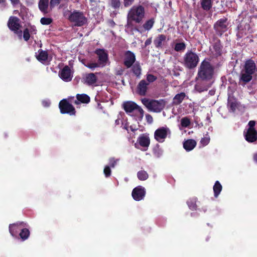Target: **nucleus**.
Returning a JSON list of instances; mask_svg holds the SVG:
<instances>
[{"label": "nucleus", "instance_id": "1", "mask_svg": "<svg viewBox=\"0 0 257 257\" xmlns=\"http://www.w3.org/2000/svg\"><path fill=\"white\" fill-rule=\"evenodd\" d=\"M145 10L143 6L141 5L133 6L128 11L127 16V24L126 30L130 31L133 34V31H139L134 25L133 23H141L145 17Z\"/></svg>", "mask_w": 257, "mask_h": 257}, {"label": "nucleus", "instance_id": "2", "mask_svg": "<svg viewBox=\"0 0 257 257\" xmlns=\"http://www.w3.org/2000/svg\"><path fill=\"white\" fill-rule=\"evenodd\" d=\"M122 106L125 112L129 115L134 116L138 122L142 120L144 111L135 102L131 101H126L123 102Z\"/></svg>", "mask_w": 257, "mask_h": 257}, {"label": "nucleus", "instance_id": "3", "mask_svg": "<svg viewBox=\"0 0 257 257\" xmlns=\"http://www.w3.org/2000/svg\"><path fill=\"white\" fill-rule=\"evenodd\" d=\"M256 66L255 63L251 60L246 61L244 69L242 70L240 74V81L244 82V84L250 81L253 74L256 71Z\"/></svg>", "mask_w": 257, "mask_h": 257}, {"label": "nucleus", "instance_id": "4", "mask_svg": "<svg viewBox=\"0 0 257 257\" xmlns=\"http://www.w3.org/2000/svg\"><path fill=\"white\" fill-rule=\"evenodd\" d=\"M214 68L208 60H204L199 67L198 76L203 80H210L212 78Z\"/></svg>", "mask_w": 257, "mask_h": 257}, {"label": "nucleus", "instance_id": "5", "mask_svg": "<svg viewBox=\"0 0 257 257\" xmlns=\"http://www.w3.org/2000/svg\"><path fill=\"white\" fill-rule=\"evenodd\" d=\"M199 61L198 55L192 51H188L183 57V65L187 68L193 69L195 68Z\"/></svg>", "mask_w": 257, "mask_h": 257}, {"label": "nucleus", "instance_id": "6", "mask_svg": "<svg viewBox=\"0 0 257 257\" xmlns=\"http://www.w3.org/2000/svg\"><path fill=\"white\" fill-rule=\"evenodd\" d=\"M142 102L149 110L156 112H160L165 106L163 100H151L145 98L142 99Z\"/></svg>", "mask_w": 257, "mask_h": 257}, {"label": "nucleus", "instance_id": "7", "mask_svg": "<svg viewBox=\"0 0 257 257\" xmlns=\"http://www.w3.org/2000/svg\"><path fill=\"white\" fill-rule=\"evenodd\" d=\"M68 19L76 26H83L87 21L83 13L78 11H74L70 15Z\"/></svg>", "mask_w": 257, "mask_h": 257}, {"label": "nucleus", "instance_id": "8", "mask_svg": "<svg viewBox=\"0 0 257 257\" xmlns=\"http://www.w3.org/2000/svg\"><path fill=\"white\" fill-rule=\"evenodd\" d=\"M255 122L254 120L249 121L246 132H244L245 140L248 142H253L257 139V132L254 128Z\"/></svg>", "mask_w": 257, "mask_h": 257}, {"label": "nucleus", "instance_id": "9", "mask_svg": "<svg viewBox=\"0 0 257 257\" xmlns=\"http://www.w3.org/2000/svg\"><path fill=\"white\" fill-rule=\"evenodd\" d=\"M9 28L15 33L17 34L20 38L22 37V31L20 30L21 25L20 20L15 17H11L8 21Z\"/></svg>", "mask_w": 257, "mask_h": 257}, {"label": "nucleus", "instance_id": "10", "mask_svg": "<svg viewBox=\"0 0 257 257\" xmlns=\"http://www.w3.org/2000/svg\"><path fill=\"white\" fill-rule=\"evenodd\" d=\"M171 134L170 129L167 126H163L158 128L155 132V139L159 142H163L168 135Z\"/></svg>", "mask_w": 257, "mask_h": 257}, {"label": "nucleus", "instance_id": "11", "mask_svg": "<svg viewBox=\"0 0 257 257\" xmlns=\"http://www.w3.org/2000/svg\"><path fill=\"white\" fill-rule=\"evenodd\" d=\"M59 108L62 113H69L74 114L75 113V109L74 107L65 100H61L59 103Z\"/></svg>", "mask_w": 257, "mask_h": 257}, {"label": "nucleus", "instance_id": "12", "mask_svg": "<svg viewBox=\"0 0 257 257\" xmlns=\"http://www.w3.org/2000/svg\"><path fill=\"white\" fill-rule=\"evenodd\" d=\"M95 54L98 56V63L101 67H103L106 65L108 61V54L103 49H97L95 51Z\"/></svg>", "mask_w": 257, "mask_h": 257}, {"label": "nucleus", "instance_id": "13", "mask_svg": "<svg viewBox=\"0 0 257 257\" xmlns=\"http://www.w3.org/2000/svg\"><path fill=\"white\" fill-rule=\"evenodd\" d=\"M226 18L220 19L214 24V28L215 30L222 35V33L225 32L227 29L228 23Z\"/></svg>", "mask_w": 257, "mask_h": 257}, {"label": "nucleus", "instance_id": "14", "mask_svg": "<svg viewBox=\"0 0 257 257\" xmlns=\"http://www.w3.org/2000/svg\"><path fill=\"white\" fill-rule=\"evenodd\" d=\"M145 188L138 186L135 188L132 192V196L136 201H140L144 198L145 195Z\"/></svg>", "mask_w": 257, "mask_h": 257}, {"label": "nucleus", "instance_id": "15", "mask_svg": "<svg viewBox=\"0 0 257 257\" xmlns=\"http://www.w3.org/2000/svg\"><path fill=\"white\" fill-rule=\"evenodd\" d=\"M59 75L60 78L66 82L71 81L72 78L71 70L70 68L67 66H65L61 70Z\"/></svg>", "mask_w": 257, "mask_h": 257}, {"label": "nucleus", "instance_id": "16", "mask_svg": "<svg viewBox=\"0 0 257 257\" xmlns=\"http://www.w3.org/2000/svg\"><path fill=\"white\" fill-rule=\"evenodd\" d=\"M135 60V55L133 52L130 51L125 52L124 59V64L125 66H126L127 68H130L132 66Z\"/></svg>", "mask_w": 257, "mask_h": 257}, {"label": "nucleus", "instance_id": "17", "mask_svg": "<svg viewBox=\"0 0 257 257\" xmlns=\"http://www.w3.org/2000/svg\"><path fill=\"white\" fill-rule=\"evenodd\" d=\"M149 83H147L146 80H142L138 85L137 91L138 93L142 96L146 95Z\"/></svg>", "mask_w": 257, "mask_h": 257}, {"label": "nucleus", "instance_id": "18", "mask_svg": "<svg viewBox=\"0 0 257 257\" xmlns=\"http://www.w3.org/2000/svg\"><path fill=\"white\" fill-rule=\"evenodd\" d=\"M97 77L94 73H89L86 75L85 82L88 85L96 86L97 85Z\"/></svg>", "mask_w": 257, "mask_h": 257}, {"label": "nucleus", "instance_id": "19", "mask_svg": "<svg viewBox=\"0 0 257 257\" xmlns=\"http://www.w3.org/2000/svg\"><path fill=\"white\" fill-rule=\"evenodd\" d=\"M38 6L39 10L43 14H46L49 12V0H40Z\"/></svg>", "mask_w": 257, "mask_h": 257}, {"label": "nucleus", "instance_id": "20", "mask_svg": "<svg viewBox=\"0 0 257 257\" xmlns=\"http://www.w3.org/2000/svg\"><path fill=\"white\" fill-rule=\"evenodd\" d=\"M139 144L144 147H148L150 145V139L148 136L142 135L138 138Z\"/></svg>", "mask_w": 257, "mask_h": 257}, {"label": "nucleus", "instance_id": "21", "mask_svg": "<svg viewBox=\"0 0 257 257\" xmlns=\"http://www.w3.org/2000/svg\"><path fill=\"white\" fill-rule=\"evenodd\" d=\"M166 39V37L164 35H159L155 40L154 44L157 48L162 47L164 45Z\"/></svg>", "mask_w": 257, "mask_h": 257}, {"label": "nucleus", "instance_id": "22", "mask_svg": "<svg viewBox=\"0 0 257 257\" xmlns=\"http://www.w3.org/2000/svg\"><path fill=\"white\" fill-rule=\"evenodd\" d=\"M196 145V142L192 139L188 140L184 142L183 144L184 148L187 151L193 150Z\"/></svg>", "mask_w": 257, "mask_h": 257}, {"label": "nucleus", "instance_id": "23", "mask_svg": "<svg viewBox=\"0 0 257 257\" xmlns=\"http://www.w3.org/2000/svg\"><path fill=\"white\" fill-rule=\"evenodd\" d=\"M77 100H75V103L76 104H78V101H80L82 103H88L90 101L89 97L85 94H77L76 96Z\"/></svg>", "mask_w": 257, "mask_h": 257}, {"label": "nucleus", "instance_id": "24", "mask_svg": "<svg viewBox=\"0 0 257 257\" xmlns=\"http://www.w3.org/2000/svg\"><path fill=\"white\" fill-rule=\"evenodd\" d=\"M37 58L43 63H46L48 59L47 52L42 50L38 51V54L37 55Z\"/></svg>", "mask_w": 257, "mask_h": 257}, {"label": "nucleus", "instance_id": "25", "mask_svg": "<svg viewBox=\"0 0 257 257\" xmlns=\"http://www.w3.org/2000/svg\"><path fill=\"white\" fill-rule=\"evenodd\" d=\"M228 107L229 109L234 111L237 107V103L235 99L232 96H229L228 99Z\"/></svg>", "mask_w": 257, "mask_h": 257}, {"label": "nucleus", "instance_id": "26", "mask_svg": "<svg viewBox=\"0 0 257 257\" xmlns=\"http://www.w3.org/2000/svg\"><path fill=\"white\" fill-rule=\"evenodd\" d=\"M210 84L206 85L204 82L200 83H198L195 85V89L197 91L201 92L204 91H206L208 88L210 87Z\"/></svg>", "mask_w": 257, "mask_h": 257}, {"label": "nucleus", "instance_id": "27", "mask_svg": "<svg viewBox=\"0 0 257 257\" xmlns=\"http://www.w3.org/2000/svg\"><path fill=\"white\" fill-rule=\"evenodd\" d=\"M200 3L202 8L204 11H208L212 8V0H201Z\"/></svg>", "mask_w": 257, "mask_h": 257}, {"label": "nucleus", "instance_id": "28", "mask_svg": "<svg viewBox=\"0 0 257 257\" xmlns=\"http://www.w3.org/2000/svg\"><path fill=\"white\" fill-rule=\"evenodd\" d=\"M185 97V94L184 92L176 94L173 98V103L175 105L179 104L182 102Z\"/></svg>", "mask_w": 257, "mask_h": 257}, {"label": "nucleus", "instance_id": "29", "mask_svg": "<svg viewBox=\"0 0 257 257\" xmlns=\"http://www.w3.org/2000/svg\"><path fill=\"white\" fill-rule=\"evenodd\" d=\"M222 190V186L219 182V181H216L214 186H213V191L214 193V196L217 197L219 194L220 192Z\"/></svg>", "mask_w": 257, "mask_h": 257}, {"label": "nucleus", "instance_id": "30", "mask_svg": "<svg viewBox=\"0 0 257 257\" xmlns=\"http://www.w3.org/2000/svg\"><path fill=\"white\" fill-rule=\"evenodd\" d=\"M181 126L182 127H187L191 124L190 119L188 117H184L181 118Z\"/></svg>", "mask_w": 257, "mask_h": 257}, {"label": "nucleus", "instance_id": "31", "mask_svg": "<svg viewBox=\"0 0 257 257\" xmlns=\"http://www.w3.org/2000/svg\"><path fill=\"white\" fill-rule=\"evenodd\" d=\"M154 24V20L150 19L145 23V24L143 25V27L146 30H150L153 27Z\"/></svg>", "mask_w": 257, "mask_h": 257}, {"label": "nucleus", "instance_id": "32", "mask_svg": "<svg viewBox=\"0 0 257 257\" xmlns=\"http://www.w3.org/2000/svg\"><path fill=\"white\" fill-rule=\"evenodd\" d=\"M185 48L186 45L183 42L176 43L174 47L175 50L177 52L183 51Z\"/></svg>", "mask_w": 257, "mask_h": 257}, {"label": "nucleus", "instance_id": "33", "mask_svg": "<svg viewBox=\"0 0 257 257\" xmlns=\"http://www.w3.org/2000/svg\"><path fill=\"white\" fill-rule=\"evenodd\" d=\"M139 179L140 180H146L148 178V173L145 171H140L137 174Z\"/></svg>", "mask_w": 257, "mask_h": 257}, {"label": "nucleus", "instance_id": "34", "mask_svg": "<svg viewBox=\"0 0 257 257\" xmlns=\"http://www.w3.org/2000/svg\"><path fill=\"white\" fill-rule=\"evenodd\" d=\"M85 66L90 68L91 70H94L96 68L101 67L100 65L97 62H89L85 64Z\"/></svg>", "mask_w": 257, "mask_h": 257}, {"label": "nucleus", "instance_id": "35", "mask_svg": "<svg viewBox=\"0 0 257 257\" xmlns=\"http://www.w3.org/2000/svg\"><path fill=\"white\" fill-rule=\"evenodd\" d=\"M110 6L114 9H118L121 5L120 0H110Z\"/></svg>", "mask_w": 257, "mask_h": 257}, {"label": "nucleus", "instance_id": "36", "mask_svg": "<svg viewBox=\"0 0 257 257\" xmlns=\"http://www.w3.org/2000/svg\"><path fill=\"white\" fill-rule=\"evenodd\" d=\"M18 224H10L9 226V231L12 236H15L17 233Z\"/></svg>", "mask_w": 257, "mask_h": 257}, {"label": "nucleus", "instance_id": "37", "mask_svg": "<svg viewBox=\"0 0 257 257\" xmlns=\"http://www.w3.org/2000/svg\"><path fill=\"white\" fill-rule=\"evenodd\" d=\"M30 232L28 229L25 228L22 230L20 233L21 237L23 239L25 240L29 237Z\"/></svg>", "mask_w": 257, "mask_h": 257}, {"label": "nucleus", "instance_id": "38", "mask_svg": "<svg viewBox=\"0 0 257 257\" xmlns=\"http://www.w3.org/2000/svg\"><path fill=\"white\" fill-rule=\"evenodd\" d=\"M133 72L137 76H139L141 74V69L139 65H135L133 67Z\"/></svg>", "mask_w": 257, "mask_h": 257}, {"label": "nucleus", "instance_id": "39", "mask_svg": "<svg viewBox=\"0 0 257 257\" xmlns=\"http://www.w3.org/2000/svg\"><path fill=\"white\" fill-rule=\"evenodd\" d=\"M196 198H192L190 199V200L188 201L187 203L189 207L191 209H195L196 208Z\"/></svg>", "mask_w": 257, "mask_h": 257}, {"label": "nucleus", "instance_id": "40", "mask_svg": "<svg viewBox=\"0 0 257 257\" xmlns=\"http://www.w3.org/2000/svg\"><path fill=\"white\" fill-rule=\"evenodd\" d=\"M146 79L148 83H152L157 79V77L151 74H148L146 76Z\"/></svg>", "mask_w": 257, "mask_h": 257}, {"label": "nucleus", "instance_id": "41", "mask_svg": "<svg viewBox=\"0 0 257 257\" xmlns=\"http://www.w3.org/2000/svg\"><path fill=\"white\" fill-rule=\"evenodd\" d=\"M40 22L42 25H49L52 23V21L51 18H41Z\"/></svg>", "mask_w": 257, "mask_h": 257}, {"label": "nucleus", "instance_id": "42", "mask_svg": "<svg viewBox=\"0 0 257 257\" xmlns=\"http://www.w3.org/2000/svg\"><path fill=\"white\" fill-rule=\"evenodd\" d=\"M210 141V138L208 137L203 138L200 141V144L202 146L204 147L206 146Z\"/></svg>", "mask_w": 257, "mask_h": 257}, {"label": "nucleus", "instance_id": "43", "mask_svg": "<svg viewBox=\"0 0 257 257\" xmlns=\"http://www.w3.org/2000/svg\"><path fill=\"white\" fill-rule=\"evenodd\" d=\"M24 39L25 41H28L30 38V34H29V31L28 29H26L24 31V35H23Z\"/></svg>", "mask_w": 257, "mask_h": 257}, {"label": "nucleus", "instance_id": "44", "mask_svg": "<svg viewBox=\"0 0 257 257\" xmlns=\"http://www.w3.org/2000/svg\"><path fill=\"white\" fill-rule=\"evenodd\" d=\"M61 0H51L50 5L51 8H54L56 6L60 4Z\"/></svg>", "mask_w": 257, "mask_h": 257}, {"label": "nucleus", "instance_id": "45", "mask_svg": "<svg viewBox=\"0 0 257 257\" xmlns=\"http://www.w3.org/2000/svg\"><path fill=\"white\" fill-rule=\"evenodd\" d=\"M104 173L106 177L110 176L111 173V170L109 166H106L105 167L104 169Z\"/></svg>", "mask_w": 257, "mask_h": 257}, {"label": "nucleus", "instance_id": "46", "mask_svg": "<svg viewBox=\"0 0 257 257\" xmlns=\"http://www.w3.org/2000/svg\"><path fill=\"white\" fill-rule=\"evenodd\" d=\"M134 2V0H123V5L125 7L131 6Z\"/></svg>", "mask_w": 257, "mask_h": 257}, {"label": "nucleus", "instance_id": "47", "mask_svg": "<svg viewBox=\"0 0 257 257\" xmlns=\"http://www.w3.org/2000/svg\"><path fill=\"white\" fill-rule=\"evenodd\" d=\"M123 128L126 130L127 131H128V128H130L132 132H134L138 129L136 126L133 125L128 126L126 124L123 126Z\"/></svg>", "mask_w": 257, "mask_h": 257}, {"label": "nucleus", "instance_id": "48", "mask_svg": "<svg viewBox=\"0 0 257 257\" xmlns=\"http://www.w3.org/2000/svg\"><path fill=\"white\" fill-rule=\"evenodd\" d=\"M146 118L148 123H152V122L153 121V119L152 116L150 114H146Z\"/></svg>", "mask_w": 257, "mask_h": 257}, {"label": "nucleus", "instance_id": "49", "mask_svg": "<svg viewBox=\"0 0 257 257\" xmlns=\"http://www.w3.org/2000/svg\"><path fill=\"white\" fill-rule=\"evenodd\" d=\"M116 161L117 160H114L113 159H110L109 162L110 166L112 168L114 167Z\"/></svg>", "mask_w": 257, "mask_h": 257}, {"label": "nucleus", "instance_id": "50", "mask_svg": "<svg viewBox=\"0 0 257 257\" xmlns=\"http://www.w3.org/2000/svg\"><path fill=\"white\" fill-rule=\"evenodd\" d=\"M42 104L44 106L46 107V106H49V105L50 104V102L49 100H44L42 102Z\"/></svg>", "mask_w": 257, "mask_h": 257}, {"label": "nucleus", "instance_id": "51", "mask_svg": "<svg viewBox=\"0 0 257 257\" xmlns=\"http://www.w3.org/2000/svg\"><path fill=\"white\" fill-rule=\"evenodd\" d=\"M151 42H152L151 39H148L146 41V42L145 43V45L146 46L149 45L150 44H151Z\"/></svg>", "mask_w": 257, "mask_h": 257}, {"label": "nucleus", "instance_id": "52", "mask_svg": "<svg viewBox=\"0 0 257 257\" xmlns=\"http://www.w3.org/2000/svg\"><path fill=\"white\" fill-rule=\"evenodd\" d=\"M10 1L13 5L18 4L19 2V0H10Z\"/></svg>", "mask_w": 257, "mask_h": 257}, {"label": "nucleus", "instance_id": "53", "mask_svg": "<svg viewBox=\"0 0 257 257\" xmlns=\"http://www.w3.org/2000/svg\"><path fill=\"white\" fill-rule=\"evenodd\" d=\"M5 1L6 0H0V4H3V6H4V7H5L6 6Z\"/></svg>", "mask_w": 257, "mask_h": 257}, {"label": "nucleus", "instance_id": "54", "mask_svg": "<svg viewBox=\"0 0 257 257\" xmlns=\"http://www.w3.org/2000/svg\"><path fill=\"white\" fill-rule=\"evenodd\" d=\"M253 159H254V161L257 163V153L254 154Z\"/></svg>", "mask_w": 257, "mask_h": 257}, {"label": "nucleus", "instance_id": "55", "mask_svg": "<svg viewBox=\"0 0 257 257\" xmlns=\"http://www.w3.org/2000/svg\"><path fill=\"white\" fill-rule=\"evenodd\" d=\"M32 30H33V32H34V33L36 34V30L35 29V28H32Z\"/></svg>", "mask_w": 257, "mask_h": 257}, {"label": "nucleus", "instance_id": "56", "mask_svg": "<svg viewBox=\"0 0 257 257\" xmlns=\"http://www.w3.org/2000/svg\"><path fill=\"white\" fill-rule=\"evenodd\" d=\"M209 93L211 94V95H213L214 94V92L212 90L210 91Z\"/></svg>", "mask_w": 257, "mask_h": 257}, {"label": "nucleus", "instance_id": "57", "mask_svg": "<svg viewBox=\"0 0 257 257\" xmlns=\"http://www.w3.org/2000/svg\"><path fill=\"white\" fill-rule=\"evenodd\" d=\"M115 122H116L117 124H118V123H119V120H118V119L116 120Z\"/></svg>", "mask_w": 257, "mask_h": 257}]
</instances>
